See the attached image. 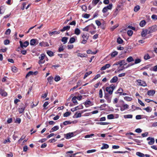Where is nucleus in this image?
Listing matches in <instances>:
<instances>
[{
  "mask_svg": "<svg viewBox=\"0 0 157 157\" xmlns=\"http://www.w3.org/2000/svg\"><path fill=\"white\" fill-rule=\"evenodd\" d=\"M20 46L21 48H26L29 44V42L28 41H25L24 43H23L21 41H19Z\"/></svg>",
  "mask_w": 157,
  "mask_h": 157,
  "instance_id": "39448f33",
  "label": "nucleus"
},
{
  "mask_svg": "<svg viewBox=\"0 0 157 157\" xmlns=\"http://www.w3.org/2000/svg\"><path fill=\"white\" fill-rule=\"evenodd\" d=\"M141 61V60L140 59H136L135 60V62L134 64H137L140 63Z\"/></svg>",
  "mask_w": 157,
  "mask_h": 157,
  "instance_id": "de8ad7c7",
  "label": "nucleus"
},
{
  "mask_svg": "<svg viewBox=\"0 0 157 157\" xmlns=\"http://www.w3.org/2000/svg\"><path fill=\"white\" fill-rule=\"evenodd\" d=\"M68 38L67 37H63L62 40L61 41L62 42H63V44H65L67 42Z\"/></svg>",
  "mask_w": 157,
  "mask_h": 157,
  "instance_id": "c9c22d12",
  "label": "nucleus"
},
{
  "mask_svg": "<svg viewBox=\"0 0 157 157\" xmlns=\"http://www.w3.org/2000/svg\"><path fill=\"white\" fill-rule=\"evenodd\" d=\"M107 118L109 119H111L114 118V116L113 114H111L107 115Z\"/></svg>",
  "mask_w": 157,
  "mask_h": 157,
  "instance_id": "3c124183",
  "label": "nucleus"
},
{
  "mask_svg": "<svg viewBox=\"0 0 157 157\" xmlns=\"http://www.w3.org/2000/svg\"><path fill=\"white\" fill-rule=\"evenodd\" d=\"M92 72L91 71H90L88 72H87L86 73L84 76L83 77L84 79H85L89 75L92 73Z\"/></svg>",
  "mask_w": 157,
  "mask_h": 157,
  "instance_id": "c03bdc74",
  "label": "nucleus"
},
{
  "mask_svg": "<svg viewBox=\"0 0 157 157\" xmlns=\"http://www.w3.org/2000/svg\"><path fill=\"white\" fill-rule=\"evenodd\" d=\"M99 97L100 98H102L103 97V92L102 89H101L99 90Z\"/></svg>",
  "mask_w": 157,
  "mask_h": 157,
  "instance_id": "ea45409f",
  "label": "nucleus"
},
{
  "mask_svg": "<svg viewBox=\"0 0 157 157\" xmlns=\"http://www.w3.org/2000/svg\"><path fill=\"white\" fill-rule=\"evenodd\" d=\"M140 9V6H135L134 8V11L135 12H137Z\"/></svg>",
  "mask_w": 157,
  "mask_h": 157,
  "instance_id": "603ef678",
  "label": "nucleus"
},
{
  "mask_svg": "<svg viewBox=\"0 0 157 157\" xmlns=\"http://www.w3.org/2000/svg\"><path fill=\"white\" fill-rule=\"evenodd\" d=\"M115 88V86L113 85L107 87L106 88L105 90L108 93V94L111 95Z\"/></svg>",
  "mask_w": 157,
  "mask_h": 157,
  "instance_id": "f257e3e1",
  "label": "nucleus"
},
{
  "mask_svg": "<svg viewBox=\"0 0 157 157\" xmlns=\"http://www.w3.org/2000/svg\"><path fill=\"white\" fill-rule=\"evenodd\" d=\"M59 129V127L58 126H56L52 128L51 129L50 132H52L54 131H56Z\"/></svg>",
  "mask_w": 157,
  "mask_h": 157,
  "instance_id": "a211bd4d",
  "label": "nucleus"
},
{
  "mask_svg": "<svg viewBox=\"0 0 157 157\" xmlns=\"http://www.w3.org/2000/svg\"><path fill=\"white\" fill-rule=\"evenodd\" d=\"M124 118H132V115L131 114L124 115Z\"/></svg>",
  "mask_w": 157,
  "mask_h": 157,
  "instance_id": "4c0bfd02",
  "label": "nucleus"
},
{
  "mask_svg": "<svg viewBox=\"0 0 157 157\" xmlns=\"http://www.w3.org/2000/svg\"><path fill=\"white\" fill-rule=\"evenodd\" d=\"M147 141L150 140V141L148 142V144L149 145H152L155 143V139L153 138L149 137L147 138Z\"/></svg>",
  "mask_w": 157,
  "mask_h": 157,
  "instance_id": "0eeeda50",
  "label": "nucleus"
},
{
  "mask_svg": "<svg viewBox=\"0 0 157 157\" xmlns=\"http://www.w3.org/2000/svg\"><path fill=\"white\" fill-rule=\"evenodd\" d=\"M47 54L50 56H52L53 55V52L50 51H48L47 52Z\"/></svg>",
  "mask_w": 157,
  "mask_h": 157,
  "instance_id": "6e6d98bb",
  "label": "nucleus"
},
{
  "mask_svg": "<svg viewBox=\"0 0 157 157\" xmlns=\"http://www.w3.org/2000/svg\"><path fill=\"white\" fill-rule=\"evenodd\" d=\"M146 23L145 20L141 21L140 23V25L141 27H143L145 26Z\"/></svg>",
  "mask_w": 157,
  "mask_h": 157,
  "instance_id": "c756f323",
  "label": "nucleus"
},
{
  "mask_svg": "<svg viewBox=\"0 0 157 157\" xmlns=\"http://www.w3.org/2000/svg\"><path fill=\"white\" fill-rule=\"evenodd\" d=\"M71 123V122L69 121H66L63 122V124L65 125H66L69 124H70Z\"/></svg>",
  "mask_w": 157,
  "mask_h": 157,
  "instance_id": "680f3d73",
  "label": "nucleus"
},
{
  "mask_svg": "<svg viewBox=\"0 0 157 157\" xmlns=\"http://www.w3.org/2000/svg\"><path fill=\"white\" fill-rule=\"evenodd\" d=\"M72 101L73 103L75 104V105H77L78 104L77 100V97L74 96L72 99Z\"/></svg>",
  "mask_w": 157,
  "mask_h": 157,
  "instance_id": "393cba45",
  "label": "nucleus"
},
{
  "mask_svg": "<svg viewBox=\"0 0 157 157\" xmlns=\"http://www.w3.org/2000/svg\"><path fill=\"white\" fill-rule=\"evenodd\" d=\"M136 154L137 155L140 157H144V155L140 152H137Z\"/></svg>",
  "mask_w": 157,
  "mask_h": 157,
  "instance_id": "72a5a7b5",
  "label": "nucleus"
},
{
  "mask_svg": "<svg viewBox=\"0 0 157 157\" xmlns=\"http://www.w3.org/2000/svg\"><path fill=\"white\" fill-rule=\"evenodd\" d=\"M155 93V91L153 90H150L147 92V94L150 96H153Z\"/></svg>",
  "mask_w": 157,
  "mask_h": 157,
  "instance_id": "ddd939ff",
  "label": "nucleus"
},
{
  "mask_svg": "<svg viewBox=\"0 0 157 157\" xmlns=\"http://www.w3.org/2000/svg\"><path fill=\"white\" fill-rule=\"evenodd\" d=\"M39 45L43 47H48L49 46V44L47 42H42L40 43Z\"/></svg>",
  "mask_w": 157,
  "mask_h": 157,
  "instance_id": "2eb2a0df",
  "label": "nucleus"
},
{
  "mask_svg": "<svg viewBox=\"0 0 157 157\" xmlns=\"http://www.w3.org/2000/svg\"><path fill=\"white\" fill-rule=\"evenodd\" d=\"M157 126V122H154L153 123L151 126V127H155Z\"/></svg>",
  "mask_w": 157,
  "mask_h": 157,
  "instance_id": "774afa93",
  "label": "nucleus"
},
{
  "mask_svg": "<svg viewBox=\"0 0 157 157\" xmlns=\"http://www.w3.org/2000/svg\"><path fill=\"white\" fill-rule=\"evenodd\" d=\"M12 70L13 72L16 73L17 71V68L14 66L12 67Z\"/></svg>",
  "mask_w": 157,
  "mask_h": 157,
  "instance_id": "49530a36",
  "label": "nucleus"
},
{
  "mask_svg": "<svg viewBox=\"0 0 157 157\" xmlns=\"http://www.w3.org/2000/svg\"><path fill=\"white\" fill-rule=\"evenodd\" d=\"M79 107H80L79 108H78V106H77L74 108L71 109V110L72 111L74 112V111H75L78 109H82L83 108V106L82 105H81V106L79 105Z\"/></svg>",
  "mask_w": 157,
  "mask_h": 157,
  "instance_id": "aec40b11",
  "label": "nucleus"
},
{
  "mask_svg": "<svg viewBox=\"0 0 157 157\" xmlns=\"http://www.w3.org/2000/svg\"><path fill=\"white\" fill-rule=\"evenodd\" d=\"M148 33H151L154 32L157 30V25H154L149 27L148 29Z\"/></svg>",
  "mask_w": 157,
  "mask_h": 157,
  "instance_id": "f03ea898",
  "label": "nucleus"
},
{
  "mask_svg": "<svg viewBox=\"0 0 157 157\" xmlns=\"http://www.w3.org/2000/svg\"><path fill=\"white\" fill-rule=\"evenodd\" d=\"M82 36L83 39H86L87 40H88L89 37V35L88 34H82Z\"/></svg>",
  "mask_w": 157,
  "mask_h": 157,
  "instance_id": "4be33fe9",
  "label": "nucleus"
},
{
  "mask_svg": "<svg viewBox=\"0 0 157 157\" xmlns=\"http://www.w3.org/2000/svg\"><path fill=\"white\" fill-rule=\"evenodd\" d=\"M0 94L2 96L4 97L6 96L7 95V93L4 90L1 89L0 90Z\"/></svg>",
  "mask_w": 157,
  "mask_h": 157,
  "instance_id": "f3484780",
  "label": "nucleus"
},
{
  "mask_svg": "<svg viewBox=\"0 0 157 157\" xmlns=\"http://www.w3.org/2000/svg\"><path fill=\"white\" fill-rule=\"evenodd\" d=\"M151 19L154 21H156L157 20V15L153 14L151 16Z\"/></svg>",
  "mask_w": 157,
  "mask_h": 157,
  "instance_id": "58836bf2",
  "label": "nucleus"
},
{
  "mask_svg": "<svg viewBox=\"0 0 157 157\" xmlns=\"http://www.w3.org/2000/svg\"><path fill=\"white\" fill-rule=\"evenodd\" d=\"M149 30L147 29H143L141 33V35L142 37H145L147 34H150L148 33Z\"/></svg>",
  "mask_w": 157,
  "mask_h": 157,
  "instance_id": "9b49d317",
  "label": "nucleus"
},
{
  "mask_svg": "<svg viewBox=\"0 0 157 157\" xmlns=\"http://www.w3.org/2000/svg\"><path fill=\"white\" fill-rule=\"evenodd\" d=\"M75 39L74 37H71L70 40H69V43H70L71 44H72L74 43L75 41Z\"/></svg>",
  "mask_w": 157,
  "mask_h": 157,
  "instance_id": "a19ab883",
  "label": "nucleus"
},
{
  "mask_svg": "<svg viewBox=\"0 0 157 157\" xmlns=\"http://www.w3.org/2000/svg\"><path fill=\"white\" fill-rule=\"evenodd\" d=\"M100 0H93L92 1V4L94 6H95Z\"/></svg>",
  "mask_w": 157,
  "mask_h": 157,
  "instance_id": "8fccbe9b",
  "label": "nucleus"
},
{
  "mask_svg": "<svg viewBox=\"0 0 157 157\" xmlns=\"http://www.w3.org/2000/svg\"><path fill=\"white\" fill-rule=\"evenodd\" d=\"M119 65L120 66H121L122 65H125L127 64L126 63H125V61L124 60H121L119 61Z\"/></svg>",
  "mask_w": 157,
  "mask_h": 157,
  "instance_id": "5701e85b",
  "label": "nucleus"
},
{
  "mask_svg": "<svg viewBox=\"0 0 157 157\" xmlns=\"http://www.w3.org/2000/svg\"><path fill=\"white\" fill-rule=\"evenodd\" d=\"M78 56L80 57L81 58L85 57L87 55L86 54L78 53L77 55Z\"/></svg>",
  "mask_w": 157,
  "mask_h": 157,
  "instance_id": "7c9ffc66",
  "label": "nucleus"
},
{
  "mask_svg": "<svg viewBox=\"0 0 157 157\" xmlns=\"http://www.w3.org/2000/svg\"><path fill=\"white\" fill-rule=\"evenodd\" d=\"M60 79V78L59 76H57L54 78V80L56 82H58Z\"/></svg>",
  "mask_w": 157,
  "mask_h": 157,
  "instance_id": "5fc2aeb1",
  "label": "nucleus"
},
{
  "mask_svg": "<svg viewBox=\"0 0 157 157\" xmlns=\"http://www.w3.org/2000/svg\"><path fill=\"white\" fill-rule=\"evenodd\" d=\"M80 30L78 28H76L75 30V33L77 35H78L80 33Z\"/></svg>",
  "mask_w": 157,
  "mask_h": 157,
  "instance_id": "c85d7f7f",
  "label": "nucleus"
},
{
  "mask_svg": "<svg viewBox=\"0 0 157 157\" xmlns=\"http://www.w3.org/2000/svg\"><path fill=\"white\" fill-rule=\"evenodd\" d=\"M109 146L108 145L106 144H103V146L101 147V149H107L108 148Z\"/></svg>",
  "mask_w": 157,
  "mask_h": 157,
  "instance_id": "473e14b6",
  "label": "nucleus"
},
{
  "mask_svg": "<svg viewBox=\"0 0 157 157\" xmlns=\"http://www.w3.org/2000/svg\"><path fill=\"white\" fill-rule=\"evenodd\" d=\"M70 26H67L63 27V29L60 30V31L63 32L66 30H68L70 29Z\"/></svg>",
  "mask_w": 157,
  "mask_h": 157,
  "instance_id": "412c9836",
  "label": "nucleus"
},
{
  "mask_svg": "<svg viewBox=\"0 0 157 157\" xmlns=\"http://www.w3.org/2000/svg\"><path fill=\"white\" fill-rule=\"evenodd\" d=\"M75 117L76 118L80 117L81 116V113H76L75 114Z\"/></svg>",
  "mask_w": 157,
  "mask_h": 157,
  "instance_id": "e2e57ef3",
  "label": "nucleus"
},
{
  "mask_svg": "<svg viewBox=\"0 0 157 157\" xmlns=\"http://www.w3.org/2000/svg\"><path fill=\"white\" fill-rule=\"evenodd\" d=\"M53 78V77L52 76H50L48 78V81L49 82L50 84H52Z\"/></svg>",
  "mask_w": 157,
  "mask_h": 157,
  "instance_id": "b1692460",
  "label": "nucleus"
},
{
  "mask_svg": "<svg viewBox=\"0 0 157 157\" xmlns=\"http://www.w3.org/2000/svg\"><path fill=\"white\" fill-rule=\"evenodd\" d=\"M113 7V4L112 3L110 4L109 5L105 7L108 10H111Z\"/></svg>",
  "mask_w": 157,
  "mask_h": 157,
  "instance_id": "79ce46f5",
  "label": "nucleus"
},
{
  "mask_svg": "<svg viewBox=\"0 0 157 157\" xmlns=\"http://www.w3.org/2000/svg\"><path fill=\"white\" fill-rule=\"evenodd\" d=\"M96 24L98 26H99L101 25V22L98 20H97L95 21Z\"/></svg>",
  "mask_w": 157,
  "mask_h": 157,
  "instance_id": "338daca9",
  "label": "nucleus"
},
{
  "mask_svg": "<svg viewBox=\"0 0 157 157\" xmlns=\"http://www.w3.org/2000/svg\"><path fill=\"white\" fill-rule=\"evenodd\" d=\"M33 72L32 71H29L27 74L26 75L25 78H27L28 77H29L30 75H33Z\"/></svg>",
  "mask_w": 157,
  "mask_h": 157,
  "instance_id": "09e8293b",
  "label": "nucleus"
},
{
  "mask_svg": "<svg viewBox=\"0 0 157 157\" xmlns=\"http://www.w3.org/2000/svg\"><path fill=\"white\" fill-rule=\"evenodd\" d=\"M117 42L118 44H122L123 40L120 37H118L117 39Z\"/></svg>",
  "mask_w": 157,
  "mask_h": 157,
  "instance_id": "cd10ccee",
  "label": "nucleus"
},
{
  "mask_svg": "<svg viewBox=\"0 0 157 157\" xmlns=\"http://www.w3.org/2000/svg\"><path fill=\"white\" fill-rule=\"evenodd\" d=\"M144 110H146L148 112H150L151 111V109L150 107H147L144 109Z\"/></svg>",
  "mask_w": 157,
  "mask_h": 157,
  "instance_id": "864d4df0",
  "label": "nucleus"
},
{
  "mask_svg": "<svg viewBox=\"0 0 157 157\" xmlns=\"http://www.w3.org/2000/svg\"><path fill=\"white\" fill-rule=\"evenodd\" d=\"M118 54V52H117L116 51H114L113 52L111 53V56L112 57H115L116 56H117Z\"/></svg>",
  "mask_w": 157,
  "mask_h": 157,
  "instance_id": "2f4dec72",
  "label": "nucleus"
},
{
  "mask_svg": "<svg viewBox=\"0 0 157 157\" xmlns=\"http://www.w3.org/2000/svg\"><path fill=\"white\" fill-rule=\"evenodd\" d=\"M96 151V150L95 149H92L90 150H89L87 151V153H93L95 152Z\"/></svg>",
  "mask_w": 157,
  "mask_h": 157,
  "instance_id": "052dcab7",
  "label": "nucleus"
},
{
  "mask_svg": "<svg viewBox=\"0 0 157 157\" xmlns=\"http://www.w3.org/2000/svg\"><path fill=\"white\" fill-rule=\"evenodd\" d=\"M106 105L104 104L101 105L99 107L101 109V110H102L104 108H105L106 107Z\"/></svg>",
  "mask_w": 157,
  "mask_h": 157,
  "instance_id": "bf43d9fd",
  "label": "nucleus"
},
{
  "mask_svg": "<svg viewBox=\"0 0 157 157\" xmlns=\"http://www.w3.org/2000/svg\"><path fill=\"white\" fill-rule=\"evenodd\" d=\"M123 91V90L122 89L120 88L119 89L117 90L118 93H119L121 95L122 94Z\"/></svg>",
  "mask_w": 157,
  "mask_h": 157,
  "instance_id": "69168bd1",
  "label": "nucleus"
},
{
  "mask_svg": "<svg viewBox=\"0 0 157 157\" xmlns=\"http://www.w3.org/2000/svg\"><path fill=\"white\" fill-rule=\"evenodd\" d=\"M144 59L145 60H147L148 59H150V56L148 55V54H146L144 56Z\"/></svg>",
  "mask_w": 157,
  "mask_h": 157,
  "instance_id": "4d7b16f0",
  "label": "nucleus"
},
{
  "mask_svg": "<svg viewBox=\"0 0 157 157\" xmlns=\"http://www.w3.org/2000/svg\"><path fill=\"white\" fill-rule=\"evenodd\" d=\"M25 108V105L23 104H21L18 108V111L19 113H23Z\"/></svg>",
  "mask_w": 157,
  "mask_h": 157,
  "instance_id": "20e7f679",
  "label": "nucleus"
},
{
  "mask_svg": "<svg viewBox=\"0 0 157 157\" xmlns=\"http://www.w3.org/2000/svg\"><path fill=\"white\" fill-rule=\"evenodd\" d=\"M44 56L45 55L43 54H41L40 56L39 57L40 60L39 61V64L44 63L45 60H43L44 58Z\"/></svg>",
  "mask_w": 157,
  "mask_h": 157,
  "instance_id": "6e6552de",
  "label": "nucleus"
},
{
  "mask_svg": "<svg viewBox=\"0 0 157 157\" xmlns=\"http://www.w3.org/2000/svg\"><path fill=\"white\" fill-rule=\"evenodd\" d=\"M48 33L51 36L54 34H59L60 32L59 31H54L52 32H49Z\"/></svg>",
  "mask_w": 157,
  "mask_h": 157,
  "instance_id": "a878e982",
  "label": "nucleus"
},
{
  "mask_svg": "<svg viewBox=\"0 0 157 157\" xmlns=\"http://www.w3.org/2000/svg\"><path fill=\"white\" fill-rule=\"evenodd\" d=\"M11 32V30L10 29H8L6 31L5 34L6 35H9L10 34Z\"/></svg>",
  "mask_w": 157,
  "mask_h": 157,
  "instance_id": "0e129e2a",
  "label": "nucleus"
},
{
  "mask_svg": "<svg viewBox=\"0 0 157 157\" xmlns=\"http://www.w3.org/2000/svg\"><path fill=\"white\" fill-rule=\"evenodd\" d=\"M133 33V31L131 30H129L127 32L129 36H131L132 35Z\"/></svg>",
  "mask_w": 157,
  "mask_h": 157,
  "instance_id": "13d9d810",
  "label": "nucleus"
},
{
  "mask_svg": "<svg viewBox=\"0 0 157 157\" xmlns=\"http://www.w3.org/2000/svg\"><path fill=\"white\" fill-rule=\"evenodd\" d=\"M124 98L125 100L127 101H130L132 99V98L128 96H125L124 97Z\"/></svg>",
  "mask_w": 157,
  "mask_h": 157,
  "instance_id": "37998d69",
  "label": "nucleus"
},
{
  "mask_svg": "<svg viewBox=\"0 0 157 157\" xmlns=\"http://www.w3.org/2000/svg\"><path fill=\"white\" fill-rule=\"evenodd\" d=\"M118 80V78L117 76H114L110 81L111 83H115Z\"/></svg>",
  "mask_w": 157,
  "mask_h": 157,
  "instance_id": "6ab92c4d",
  "label": "nucleus"
},
{
  "mask_svg": "<svg viewBox=\"0 0 157 157\" xmlns=\"http://www.w3.org/2000/svg\"><path fill=\"white\" fill-rule=\"evenodd\" d=\"M119 12L118 10V7H117V8L116 9L113 13V16L114 17H115L117 15V14Z\"/></svg>",
  "mask_w": 157,
  "mask_h": 157,
  "instance_id": "a18cd8bd",
  "label": "nucleus"
},
{
  "mask_svg": "<svg viewBox=\"0 0 157 157\" xmlns=\"http://www.w3.org/2000/svg\"><path fill=\"white\" fill-rule=\"evenodd\" d=\"M109 94L108 93H105L104 98L107 100L108 103H110L111 101V98L109 96Z\"/></svg>",
  "mask_w": 157,
  "mask_h": 157,
  "instance_id": "9d476101",
  "label": "nucleus"
},
{
  "mask_svg": "<svg viewBox=\"0 0 157 157\" xmlns=\"http://www.w3.org/2000/svg\"><path fill=\"white\" fill-rule=\"evenodd\" d=\"M110 66V65L109 64H107L105 65L104 66L102 67L101 68V71L104 70L107 68H108Z\"/></svg>",
  "mask_w": 157,
  "mask_h": 157,
  "instance_id": "dca6fc26",
  "label": "nucleus"
},
{
  "mask_svg": "<svg viewBox=\"0 0 157 157\" xmlns=\"http://www.w3.org/2000/svg\"><path fill=\"white\" fill-rule=\"evenodd\" d=\"M36 39H32L30 41V44L31 45H34L36 43Z\"/></svg>",
  "mask_w": 157,
  "mask_h": 157,
  "instance_id": "bb28decb",
  "label": "nucleus"
},
{
  "mask_svg": "<svg viewBox=\"0 0 157 157\" xmlns=\"http://www.w3.org/2000/svg\"><path fill=\"white\" fill-rule=\"evenodd\" d=\"M93 105V104L90 101H86L85 103V105L86 107H88L90 106H91Z\"/></svg>",
  "mask_w": 157,
  "mask_h": 157,
  "instance_id": "4468645a",
  "label": "nucleus"
},
{
  "mask_svg": "<svg viewBox=\"0 0 157 157\" xmlns=\"http://www.w3.org/2000/svg\"><path fill=\"white\" fill-rule=\"evenodd\" d=\"M96 124H100L102 125H107L109 124V122H98Z\"/></svg>",
  "mask_w": 157,
  "mask_h": 157,
  "instance_id": "e433bc0d",
  "label": "nucleus"
},
{
  "mask_svg": "<svg viewBox=\"0 0 157 157\" xmlns=\"http://www.w3.org/2000/svg\"><path fill=\"white\" fill-rule=\"evenodd\" d=\"M136 82H137V85L142 86H146L147 84L144 81L140 79H138L137 80Z\"/></svg>",
  "mask_w": 157,
  "mask_h": 157,
  "instance_id": "7ed1b4c3",
  "label": "nucleus"
},
{
  "mask_svg": "<svg viewBox=\"0 0 157 157\" xmlns=\"http://www.w3.org/2000/svg\"><path fill=\"white\" fill-rule=\"evenodd\" d=\"M91 27H92L94 28V29H96V27L93 24H91L90 25L83 28L82 30L83 31H88L89 30V29H90V28Z\"/></svg>",
  "mask_w": 157,
  "mask_h": 157,
  "instance_id": "423d86ee",
  "label": "nucleus"
},
{
  "mask_svg": "<svg viewBox=\"0 0 157 157\" xmlns=\"http://www.w3.org/2000/svg\"><path fill=\"white\" fill-rule=\"evenodd\" d=\"M129 105L127 104H123L120 107V110L121 111H124L125 110L127 109H128Z\"/></svg>",
  "mask_w": 157,
  "mask_h": 157,
  "instance_id": "1a4fd4ad",
  "label": "nucleus"
},
{
  "mask_svg": "<svg viewBox=\"0 0 157 157\" xmlns=\"http://www.w3.org/2000/svg\"><path fill=\"white\" fill-rule=\"evenodd\" d=\"M127 61L128 62H130L132 61H134V59L132 57L129 56L128 58L127 59Z\"/></svg>",
  "mask_w": 157,
  "mask_h": 157,
  "instance_id": "f704fd0d",
  "label": "nucleus"
},
{
  "mask_svg": "<svg viewBox=\"0 0 157 157\" xmlns=\"http://www.w3.org/2000/svg\"><path fill=\"white\" fill-rule=\"evenodd\" d=\"M74 136L73 132H70L65 134V138L67 139H69L73 137Z\"/></svg>",
  "mask_w": 157,
  "mask_h": 157,
  "instance_id": "f8f14e48",
  "label": "nucleus"
}]
</instances>
